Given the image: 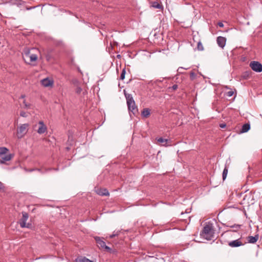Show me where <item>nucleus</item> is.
<instances>
[{
  "label": "nucleus",
  "mask_w": 262,
  "mask_h": 262,
  "mask_svg": "<svg viewBox=\"0 0 262 262\" xmlns=\"http://www.w3.org/2000/svg\"><path fill=\"white\" fill-rule=\"evenodd\" d=\"M213 229L212 224L206 225L201 233V235L207 240L212 239L213 236Z\"/></svg>",
  "instance_id": "f257e3e1"
},
{
  "label": "nucleus",
  "mask_w": 262,
  "mask_h": 262,
  "mask_svg": "<svg viewBox=\"0 0 262 262\" xmlns=\"http://www.w3.org/2000/svg\"><path fill=\"white\" fill-rule=\"evenodd\" d=\"M124 94L129 111L132 112L134 114H135V113L137 112V108L132 95L126 93H125Z\"/></svg>",
  "instance_id": "f03ea898"
},
{
  "label": "nucleus",
  "mask_w": 262,
  "mask_h": 262,
  "mask_svg": "<svg viewBox=\"0 0 262 262\" xmlns=\"http://www.w3.org/2000/svg\"><path fill=\"white\" fill-rule=\"evenodd\" d=\"M37 59V56L35 54H30L29 51H26L24 56V59L25 62L30 64L32 62L35 61Z\"/></svg>",
  "instance_id": "7ed1b4c3"
},
{
  "label": "nucleus",
  "mask_w": 262,
  "mask_h": 262,
  "mask_svg": "<svg viewBox=\"0 0 262 262\" xmlns=\"http://www.w3.org/2000/svg\"><path fill=\"white\" fill-rule=\"evenodd\" d=\"M22 218L19 221V224L21 228H30L31 225L29 224H26V221L28 219L29 215L27 212H22Z\"/></svg>",
  "instance_id": "20e7f679"
},
{
  "label": "nucleus",
  "mask_w": 262,
  "mask_h": 262,
  "mask_svg": "<svg viewBox=\"0 0 262 262\" xmlns=\"http://www.w3.org/2000/svg\"><path fill=\"white\" fill-rule=\"evenodd\" d=\"M249 66L252 70L256 72L259 73L262 71V64L258 61H251Z\"/></svg>",
  "instance_id": "39448f33"
},
{
  "label": "nucleus",
  "mask_w": 262,
  "mask_h": 262,
  "mask_svg": "<svg viewBox=\"0 0 262 262\" xmlns=\"http://www.w3.org/2000/svg\"><path fill=\"white\" fill-rule=\"evenodd\" d=\"M94 238L99 248H104L107 251L111 250V248L106 245L105 243L102 239V238L99 236H95Z\"/></svg>",
  "instance_id": "423d86ee"
},
{
  "label": "nucleus",
  "mask_w": 262,
  "mask_h": 262,
  "mask_svg": "<svg viewBox=\"0 0 262 262\" xmlns=\"http://www.w3.org/2000/svg\"><path fill=\"white\" fill-rule=\"evenodd\" d=\"M28 124H24L21 125L17 130V134L20 135V138L22 137L26 134L28 130Z\"/></svg>",
  "instance_id": "0eeeda50"
},
{
  "label": "nucleus",
  "mask_w": 262,
  "mask_h": 262,
  "mask_svg": "<svg viewBox=\"0 0 262 262\" xmlns=\"http://www.w3.org/2000/svg\"><path fill=\"white\" fill-rule=\"evenodd\" d=\"M38 125L39 127L38 129L37 130V132L39 134H42L47 132V127L42 121H39Z\"/></svg>",
  "instance_id": "6e6552de"
},
{
  "label": "nucleus",
  "mask_w": 262,
  "mask_h": 262,
  "mask_svg": "<svg viewBox=\"0 0 262 262\" xmlns=\"http://www.w3.org/2000/svg\"><path fill=\"white\" fill-rule=\"evenodd\" d=\"M41 84L45 87L52 86L54 84L53 80L48 78H46L40 81Z\"/></svg>",
  "instance_id": "1a4fd4ad"
},
{
  "label": "nucleus",
  "mask_w": 262,
  "mask_h": 262,
  "mask_svg": "<svg viewBox=\"0 0 262 262\" xmlns=\"http://www.w3.org/2000/svg\"><path fill=\"white\" fill-rule=\"evenodd\" d=\"M2 159L0 160L1 164H4L5 162L9 161L11 160V159L13 157V155L11 154H6L2 156H1Z\"/></svg>",
  "instance_id": "9d476101"
},
{
  "label": "nucleus",
  "mask_w": 262,
  "mask_h": 262,
  "mask_svg": "<svg viewBox=\"0 0 262 262\" xmlns=\"http://www.w3.org/2000/svg\"><path fill=\"white\" fill-rule=\"evenodd\" d=\"M216 41L219 47L223 48L226 45V39L225 37L222 36H219L217 37Z\"/></svg>",
  "instance_id": "9b49d317"
},
{
  "label": "nucleus",
  "mask_w": 262,
  "mask_h": 262,
  "mask_svg": "<svg viewBox=\"0 0 262 262\" xmlns=\"http://www.w3.org/2000/svg\"><path fill=\"white\" fill-rule=\"evenodd\" d=\"M72 84L74 86L76 87V92L77 94H80L81 91V89L80 87V82L77 79H73L72 81Z\"/></svg>",
  "instance_id": "f8f14e48"
},
{
  "label": "nucleus",
  "mask_w": 262,
  "mask_h": 262,
  "mask_svg": "<svg viewBox=\"0 0 262 262\" xmlns=\"http://www.w3.org/2000/svg\"><path fill=\"white\" fill-rule=\"evenodd\" d=\"M96 193L99 195L107 196L109 195L108 190L105 188H97L96 190Z\"/></svg>",
  "instance_id": "ddd939ff"
},
{
  "label": "nucleus",
  "mask_w": 262,
  "mask_h": 262,
  "mask_svg": "<svg viewBox=\"0 0 262 262\" xmlns=\"http://www.w3.org/2000/svg\"><path fill=\"white\" fill-rule=\"evenodd\" d=\"M243 245L239 239H236L229 242V245L231 247H237Z\"/></svg>",
  "instance_id": "4468645a"
},
{
  "label": "nucleus",
  "mask_w": 262,
  "mask_h": 262,
  "mask_svg": "<svg viewBox=\"0 0 262 262\" xmlns=\"http://www.w3.org/2000/svg\"><path fill=\"white\" fill-rule=\"evenodd\" d=\"M259 236L258 234L255 235L254 236H249L248 237V243L251 244L255 243L258 239Z\"/></svg>",
  "instance_id": "2eb2a0df"
},
{
  "label": "nucleus",
  "mask_w": 262,
  "mask_h": 262,
  "mask_svg": "<svg viewBox=\"0 0 262 262\" xmlns=\"http://www.w3.org/2000/svg\"><path fill=\"white\" fill-rule=\"evenodd\" d=\"M150 112L149 108H144L142 111V115L144 117H148L150 115Z\"/></svg>",
  "instance_id": "dca6fc26"
},
{
  "label": "nucleus",
  "mask_w": 262,
  "mask_h": 262,
  "mask_svg": "<svg viewBox=\"0 0 262 262\" xmlns=\"http://www.w3.org/2000/svg\"><path fill=\"white\" fill-rule=\"evenodd\" d=\"M250 128V124L248 123L244 124L242 127L241 132L246 133L247 132Z\"/></svg>",
  "instance_id": "f3484780"
},
{
  "label": "nucleus",
  "mask_w": 262,
  "mask_h": 262,
  "mask_svg": "<svg viewBox=\"0 0 262 262\" xmlns=\"http://www.w3.org/2000/svg\"><path fill=\"white\" fill-rule=\"evenodd\" d=\"M8 151V149L5 147H0V156L6 155Z\"/></svg>",
  "instance_id": "a211bd4d"
},
{
  "label": "nucleus",
  "mask_w": 262,
  "mask_h": 262,
  "mask_svg": "<svg viewBox=\"0 0 262 262\" xmlns=\"http://www.w3.org/2000/svg\"><path fill=\"white\" fill-rule=\"evenodd\" d=\"M151 6L156 9H161L162 8L161 5H160L158 2H154L152 3Z\"/></svg>",
  "instance_id": "6ab92c4d"
},
{
  "label": "nucleus",
  "mask_w": 262,
  "mask_h": 262,
  "mask_svg": "<svg viewBox=\"0 0 262 262\" xmlns=\"http://www.w3.org/2000/svg\"><path fill=\"white\" fill-rule=\"evenodd\" d=\"M227 173H228V168L226 167H225L223 170V175H222L223 180H225L226 179Z\"/></svg>",
  "instance_id": "aec40b11"
},
{
  "label": "nucleus",
  "mask_w": 262,
  "mask_h": 262,
  "mask_svg": "<svg viewBox=\"0 0 262 262\" xmlns=\"http://www.w3.org/2000/svg\"><path fill=\"white\" fill-rule=\"evenodd\" d=\"M158 142L160 143L163 144V145H164L165 144H166L167 143V139H164L163 138H159L158 139Z\"/></svg>",
  "instance_id": "412c9836"
},
{
  "label": "nucleus",
  "mask_w": 262,
  "mask_h": 262,
  "mask_svg": "<svg viewBox=\"0 0 262 262\" xmlns=\"http://www.w3.org/2000/svg\"><path fill=\"white\" fill-rule=\"evenodd\" d=\"M197 49L199 51H203L204 50L203 46L201 41L198 42Z\"/></svg>",
  "instance_id": "4be33fe9"
},
{
  "label": "nucleus",
  "mask_w": 262,
  "mask_h": 262,
  "mask_svg": "<svg viewBox=\"0 0 262 262\" xmlns=\"http://www.w3.org/2000/svg\"><path fill=\"white\" fill-rule=\"evenodd\" d=\"M125 69H123L122 71L121 75H120V79L123 80L125 78Z\"/></svg>",
  "instance_id": "5701e85b"
},
{
  "label": "nucleus",
  "mask_w": 262,
  "mask_h": 262,
  "mask_svg": "<svg viewBox=\"0 0 262 262\" xmlns=\"http://www.w3.org/2000/svg\"><path fill=\"white\" fill-rule=\"evenodd\" d=\"M183 69H186V70H187V69H188V68H183V67H179V68L178 69L177 71H178V72L179 74H182V73H183V72H182V70H183Z\"/></svg>",
  "instance_id": "b1692460"
},
{
  "label": "nucleus",
  "mask_w": 262,
  "mask_h": 262,
  "mask_svg": "<svg viewBox=\"0 0 262 262\" xmlns=\"http://www.w3.org/2000/svg\"><path fill=\"white\" fill-rule=\"evenodd\" d=\"M23 103H24V107L25 108H29L30 107V104H28L26 102V101L25 100H24L23 101Z\"/></svg>",
  "instance_id": "393cba45"
},
{
  "label": "nucleus",
  "mask_w": 262,
  "mask_h": 262,
  "mask_svg": "<svg viewBox=\"0 0 262 262\" xmlns=\"http://www.w3.org/2000/svg\"><path fill=\"white\" fill-rule=\"evenodd\" d=\"M83 262H95V261L91 260L84 257H83Z\"/></svg>",
  "instance_id": "a878e982"
},
{
  "label": "nucleus",
  "mask_w": 262,
  "mask_h": 262,
  "mask_svg": "<svg viewBox=\"0 0 262 262\" xmlns=\"http://www.w3.org/2000/svg\"><path fill=\"white\" fill-rule=\"evenodd\" d=\"M234 94V92L232 91H229L227 93V95L228 96V97H231L233 96Z\"/></svg>",
  "instance_id": "bb28decb"
},
{
  "label": "nucleus",
  "mask_w": 262,
  "mask_h": 262,
  "mask_svg": "<svg viewBox=\"0 0 262 262\" xmlns=\"http://www.w3.org/2000/svg\"><path fill=\"white\" fill-rule=\"evenodd\" d=\"M4 185L3 184V183H2L1 181H0V190L1 191H3L4 190Z\"/></svg>",
  "instance_id": "cd10ccee"
},
{
  "label": "nucleus",
  "mask_w": 262,
  "mask_h": 262,
  "mask_svg": "<svg viewBox=\"0 0 262 262\" xmlns=\"http://www.w3.org/2000/svg\"><path fill=\"white\" fill-rule=\"evenodd\" d=\"M169 89H171L173 91H175L178 89V85L174 84L172 87L169 88Z\"/></svg>",
  "instance_id": "c85d7f7f"
},
{
  "label": "nucleus",
  "mask_w": 262,
  "mask_h": 262,
  "mask_svg": "<svg viewBox=\"0 0 262 262\" xmlns=\"http://www.w3.org/2000/svg\"><path fill=\"white\" fill-rule=\"evenodd\" d=\"M74 262H82V258L78 257L75 259Z\"/></svg>",
  "instance_id": "c756f323"
},
{
  "label": "nucleus",
  "mask_w": 262,
  "mask_h": 262,
  "mask_svg": "<svg viewBox=\"0 0 262 262\" xmlns=\"http://www.w3.org/2000/svg\"><path fill=\"white\" fill-rule=\"evenodd\" d=\"M20 115L23 117H26L27 114L25 112H21L20 113Z\"/></svg>",
  "instance_id": "7c9ffc66"
},
{
  "label": "nucleus",
  "mask_w": 262,
  "mask_h": 262,
  "mask_svg": "<svg viewBox=\"0 0 262 262\" xmlns=\"http://www.w3.org/2000/svg\"><path fill=\"white\" fill-rule=\"evenodd\" d=\"M190 78L191 79H193L194 78V77H195V73L193 72H191L190 73Z\"/></svg>",
  "instance_id": "2f4dec72"
},
{
  "label": "nucleus",
  "mask_w": 262,
  "mask_h": 262,
  "mask_svg": "<svg viewBox=\"0 0 262 262\" xmlns=\"http://www.w3.org/2000/svg\"><path fill=\"white\" fill-rule=\"evenodd\" d=\"M118 232H117L116 233H113V234L110 236V238H113L114 237L117 236L118 235Z\"/></svg>",
  "instance_id": "473e14b6"
},
{
  "label": "nucleus",
  "mask_w": 262,
  "mask_h": 262,
  "mask_svg": "<svg viewBox=\"0 0 262 262\" xmlns=\"http://www.w3.org/2000/svg\"><path fill=\"white\" fill-rule=\"evenodd\" d=\"M46 59L48 61H49L51 58V55L49 54H47L46 56Z\"/></svg>",
  "instance_id": "72a5a7b5"
},
{
  "label": "nucleus",
  "mask_w": 262,
  "mask_h": 262,
  "mask_svg": "<svg viewBox=\"0 0 262 262\" xmlns=\"http://www.w3.org/2000/svg\"><path fill=\"white\" fill-rule=\"evenodd\" d=\"M218 25H219V27H224V24H223V23H222V22H219V23H218Z\"/></svg>",
  "instance_id": "f704fd0d"
},
{
  "label": "nucleus",
  "mask_w": 262,
  "mask_h": 262,
  "mask_svg": "<svg viewBox=\"0 0 262 262\" xmlns=\"http://www.w3.org/2000/svg\"><path fill=\"white\" fill-rule=\"evenodd\" d=\"M226 125L225 124H221L220 125V126L221 127V128H225L226 127Z\"/></svg>",
  "instance_id": "c9c22d12"
},
{
  "label": "nucleus",
  "mask_w": 262,
  "mask_h": 262,
  "mask_svg": "<svg viewBox=\"0 0 262 262\" xmlns=\"http://www.w3.org/2000/svg\"><path fill=\"white\" fill-rule=\"evenodd\" d=\"M239 227H240L239 225H234V226H232V227H235L236 229L239 228Z\"/></svg>",
  "instance_id": "e433bc0d"
},
{
  "label": "nucleus",
  "mask_w": 262,
  "mask_h": 262,
  "mask_svg": "<svg viewBox=\"0 0 262 262\" xmlns=\"http://www.w3.org/2000/svg\"><path fill=\"white\" fill-rule=\"evenodd\" d=\"M24 97H25V96H24V95H21L20 98L24 99Z\"/></svg>",
  "instance_id": "4c0bfd02"
},
{
  "label": "nucleus",
  "mask_w": 262,
  "mask_h": 262,
  "mask_svg": "<svg viewBox=\"0 0 262 262\" xmlns=\"http://www.w3.org/2000/svg\"><path fill=\"white\" fill-rule=\"evenodd\" d=\"M37 170L38 171H41L40 169H37Z\"/></svg>",
  "instance_id": "58836bf2"
},
{
  "label": "nucleus",
  "mask_w": 262,
  "mask_h": 262,
  "mask_svg": "<svg viewBox=\"0 0 262 262\" xmlns=\"http://www.w3.org/2000/svg\"><path fill=\"white\" fill-rule=\"evenodd\" d=\"M78 71H79L80 72H81L80 70V69H79V68H78Z\"/></svg>",
  "instance_id": "ea45409f"
},
{
  "label": "nucleus",
  "mask_w": 262,
  "mask_h": 262,
  "mask_svg": "<svg viewBox=\"0 0 262 262\" xmlns=\"http://www.w3.org/2000/svg\"><path fill=\"white\" fill-rule=\"evenodd\" d=\"M226 89H229L228 87L227 86H226Z\"/></svg>",
  "instance_id": "a19ab883"
}]
</instances>
